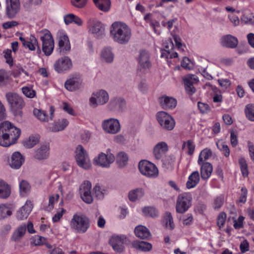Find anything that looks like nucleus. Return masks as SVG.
<instances>
[{"mask_svg": "<svg viewBox=\"0 0 254 254\" xmlns=\"http://www.w3.org/2000/svg\"><path fill=\"white\" fill-rule=\"evenodd\" d=\"M46 239L42 236H35L33 239V242L35 245H40L46 242Z\"/></svg>", "mask_w": 254, "mask_h": 254, "instance_id": "58", "label": "nucleus"}, {"mask_svg": "<svg viewBox=\"0 0 254 254\" xmlns=\"http://www.w3.org/2000/svg\"><path fill=\"white\" fill-rule=\"evenodd\" d=\"M5 15L9 19L16 17L20 9L19 0H6Z\"/></svg>", "mask_w": 254, "mask_h": 254, "instance_id": "12", "label": "nucleus"}, {"mask_svg": "<svg viewBox=\"0 0 254 254\" xmlns=\"http://www.w3.org/2000/svg\"><path fill=\"white\" fill-rule=\"evenodd\" d=\"M223 198L222 197H217L215 200L214 203V207L215 209H219L220 208L221 206L223 204Z\"/></svg>", "mask_w": 254, "mask_h": 254, "instance_id": "62", "label": "nucleus"}, {"mask_svg": "<svg viewBox=\"0 0 254 254\" xmlns=\"http://www.w3.org/2000/svg\"><path fill=\"white\" fill-rule=\"evenodd\" d=\"M157 121L160 126L167 130H172L175 126V121L173 117L164 111H160L156 115Z\"/></svg>", "mask_w": 254, "mask_h": 254, "instance_id": "7", "label": "nucleus"}, {"mask_svg": "<svg viewBox=\"0 0 254 254\" xmlns=\"http://www.w3.org/2000/svg\"><path fill=\"white\" fill-rule=\"evenodd\" d=\"M26 229V225L25 224L22 225L18 227L12 236V240L14 241L19 240L25 234Z\"/></svg>", "mask_w": 254, "mask_h": 254, "instance_id": "39", "label": "nucleus"}, {"mask_svg": "<svg viewBox=\"0 0 254 254\" xmlns=\"http://www.w3.org/2000/svg\"><path fill=\"white\" fill-rule=\"evenodd\" d=\"M191 199L190 193H184L180 194L176 203L177 212L184 213L186 212L191 205Z\"/></svg>", "mask_w": 254, "mask_h": 254, "instance_id": "10", "label": "nucleus"}, {"mask_svg": "<svg viewBox=\"0 0 254 254\" xmlns=\"http://www.w3.org/2000/svg\"><path fill=\"white\" fill-rule=\"evenodd\" d=\"M74 14L70 13L65 15L64 16V21L66 25H68L71 23H73Z\"/></svg>", "mask_w": 254, "mask_h": 254, "instance_id": "64", "label": "nucleus"}, {"mask_svg": "<svg viewBox=\"0 0 254 254\" xmlns=\"http://www.w3.org/2000/svg\"><path fill=\"white\" fill-rule=\"evenodd\" d=\"M21 134V130L8 121L0 124V145L8 147L15 144Z\"/></svg>", "mask_w": 254, "mask_h": 254, "instance_id": "1", "label": "nucleus"}, {"mask_svg": "<svg viewBox=\"0 0 254 254\" xmlns=\"http://www.w3.org/2000/svg\"><path fill=\"white\" fill-rule=\"evenodd\" d=\"M164 46L165 49L164 52H165V53L173 50L174 48V44L172 40L171 39H169L168 41L166 43H165Z\"/></svg>", "mask_w": 254, "mask_h": 254, "instance_id": "61", "label": "nucleus"}, {"mask_svg": "<svg viewBox=\"0 0 254 254\" xmlns=\"http://www.w3.org/2000/svg\"><path fill=\"white\" fill-rule=\"evenodd\" d=\"M81 81L76 77H73L67 80L65 83V88L70 91H75L77 89H80L81 86Z\"/></svg>", "mask_w": 254, "mask_h": 254, "instance_id": "26", "label": "nucleus"}, {"mask_svg": "<svg viewBox=\"0 0 254 254\" xmlns=\"http://www.w3.org/2000/svg\"><path fill=\"white\" fill-rule=\"evenodd\" d=\"M200 166L201 177L203 180H207L211 175L213 167L209 162L198 164Z\"/></svg>", "mask_w": 254, "mask_h": 254, "instance_id": "30", "label": "nucleus"}, {"mask_svg": "<svg viewBox=\"0 0 254 254\" xmlns=\"http://www.w3.org/2000/svg\"><path fill=\"white\" fill-rule=\"evenodd\" d=\"M126 102L122 98H115L112 99L108 105V109L111 111L121 112L126 107Z\"/></svg>", "mask_w": 254, "mask_h": 254, "instance_id": "18", "label": "nucleus"}, {"mask_svg": "<svg viewBox=\"0 0 254 254\" xmlns=\"http://www.w3.org/2000/svg\"><path fill=\"white\" fill-rule=\"evenodd\" d=\"M183 81L186 91L188 94L192 95L194 93L195 89L193 85L198 81L196 77L194 75L189 74L183 78Z\"/></svg>", "mask_w": 254, "mask_h": 254, "instance_id": "17", "label": "nucleus"}, {"mask_svg": "<svg viewBox=\"0 0 254 254\" xmlns=\"http://www.w3.org/2000/svg\"><path fill=\"white\" fill-rule=\"evenodd\" d=\"M10 208L5 204L0 205V220L5 219L12 215Z\"/></svg>", "mask_w": 254, "mask_h": 254, "instance_id": "43", "label": "nucleus"}, {"mask_svg": "<svg viewBox=\"0 0 254 254\" xmlns=\"http://www.w3.org/2000/svg\"><path fill=\"white\" fill-rule=\"evenodd\" d=\"M167 144L161 142L155 145L154 148V154L157 159H160L168 151Z\"/></svg>", "mask_w": 254, "mask_h": 254, "instance_id": "28", "label": "nucleus"}, {"mask_svg": "<svg viewBox=\"0 0 254 254\" xmlns=\"http://www.w3.org/2000/svg\"><path fill=\"white\" fill-rule=\"evenodd\" d=\"M114 160L115 156L112 154H105L101 153L98 157L94 159V163L95 164L103 167H109Z\"/></svg>", "mask_w": 254, "mask_h": 254, "instance_id": "16", "label": "nucleus"}, {"mask_svg": "<svg viewBox=\"0 0 254 254\" xmlns=\"http://www.w3.org/2000/svg\"><path fill=\"white\" fill-rule=\"evenodd\" d=\"M186 144L187 145V148L189 150L188 154L189 155H191L194 152L195 145L193 144V142L191 140H189L187 142H184L183 144V148L185 147Z\"/></svg>", "mask_w": 254, "mask_h": 254, "instance_id": "52", "label": "nucleus"}, {"mask_svg": "<svg viewBox=\"0 0 254 254\" xmlns=\"http://www.w3.org/2000/svg\"><path fill=\"white\" fill-rule=\"evenodd\" d=\"M8 79V75L6 71L3 69H0V87L5 86Z\"/></svg>", "mask_w": 254, "mask_h": 254, "instance_id": "51", "label": "nucleus"}, {"mask_svg": "<svg viewBox=\"0 0 254 254\" xmlns=\"http://www.w3.org/2000/svg\"><path fill=\"white\" fill-rule=\"evenodd\" d=\"M101 57L107 63H111L114 59V55L110 48H105L102 52Z\"/></svg>", "mask_w": 254, "mask_h": 254, "instance_id": "45", "label": "nucleus"}, {"mask_svg": "<svg viewBox=\"0 0 254 254\" xmlns=\"http://www.w3.org/2000/svg\"><path fill=\"white\" fill-rule=\"evenodd\" d=\"M87 0H71V3L72 5L78 8H82L84 7Z\"/></svg>", "mask_w": 254, "mask_h": 254, "instance_id": "53", "label": "nucleus"}, {"mask_svg": "<svg viewBox=\"0 0 254 254\" xmlns=\"http://www.w3.org/2000/svg\"><path fill=\"white\" fill-rule=\"evenodd\" d=\"M72 66L71 60L66 56L59 59L55 64V69L59 73L68 70Z\"/></svg>", "mask_w": 254, "mask_h": 254, "instance_id": "15", "label": "nucleus"}, {"mask_svg": "<svg viewBox=\"0 0 254 254\" xmlns=\"http://www.w3.org/2000/svg\"><path fill=\"white\" fill-rule=\"evenodd\" d=\"M131 245L134 248L143 252H148L152 249L151 244L144 241H134Z\"/></svg>", "mask_w": 254, "mask_h": 254, "instance_id": "33", "label": "nucleus"}, {"mask_svg": "<svg viewBox=\"0 0 254 254\" xmlns=\"http://www.w3.org/2000/svg\"><path fill=\"white\" fill-rule=\"evenodd\" d=\"M94 193L95 196L99 199H101L103 198L104 194L102 191H101V188L99 186H96L94 188Z\"/></svg>", "mask_w": 254, "mask_h": 254, "instance_id": "63", "label": "nucleus"}, {"mask_svg": "<svg viewBox=\"0 0 254 254\" xmlns=\"http://www.w3.org/2000/svg\"><path fill=\"white\" fill-rule=\"evenodd\" d=\"M128 161V156L124 152H119L117 156V162L120 167L125 166Z\"/></svg>", "mask_w": 254, "mask_h": 254, "instance_id": "42", "label": "nucleus"}, {"mask_svg": "<svg viewBox=\"0 0 254 254\" xmlns=\"http://www.w3.org/2000/svg\"><path fill=\"white\" fill-rule=\"evenodd\" d=\"M221 44L223 47L233 49L237 46L238 40L235 36L228 34L222 37Z\"/></svg>", "mask_w": 254, "mask_h": 254, "instance_id": "22", "label": "nucleus"}, {"mask_svg": "<svg viewBox=\"0 0 254 254\" xmlns=\"http://www.w3.org/2000/svg\"><path fill=\"white\" fill-rule=\"evenodd\" d=\"M197 106L200 111L203 114L207 113L210 111V108L207 104H204L203 103L198 102Z\"/></svg>", "mask_w": 254, "mask_h": 254, "instance_id": "54", "label": "nucleus"}, {"mask_svg": "<svg viewBox=\"0 0 254 254\" xmlns=\"http://www.w3.org/2000/svg\"><path fill=\"white\" fill-rule=\"evenodd\" d=\"M136 236L142 239H148L150 236V233L148 229L143 226H138L134 229Z\"/></svg>", "mask_w": 254, "mask_h": 254, "instance_id": "34", "label": "nucleus"}, {"mask_svg": "<svg viewBox=\"0 0 254 254\" xmlns=\"http://www.w3.org/2000/svg\"><path fill=\"white\" fill-rule=\"evenodd\" d=\"M40 39L42 42V49L46 56H49L52 53L54 49V41L48 30L40 32Z\"/></svg>", "mask_w": 254, "mask_h": 254, "instance_id": "5", "label": "nucleus"}, {"mask_svg": "<svg viewBox=\"0 0 254 254\" xmlns=\"http://www.w3.org/2000/svg\"><path fill=\"white\" fill-rule=\"evenodd\" d=\"M108 93L104 90H100L92 93L89 99V104L92 108L106 104L109 100Z\"/></svg>", "mask_w": 254, "mask_h": 254, "instance_id": "8", "label": "nucleus"}, {"mask_svg": "<svg viewBox=\"0 0 254 254\" xmlns=\"http://www.w3.org/2000/svg\"><path fill=\"white\" fill-rule=\"evenodd\" d=\"M5 98L13 115L21 117L23 115L22 110L25 106L22 97L16 93L9 92L6 93Z\"/></svg>", "mask_w": 254, "mask_h": 254, "instance_id": "3", "label": "nucleus"}, {"mask_svg": "<svg viewBox=\"0 0 254 254\" xmlns=\"http://www.w3.org/2000/svg\"><path fill=\"white\" fill-rule=\"evenodd\" d=\"M10 194V188L9 185L3 180L0 179V198H6Z\"/></svg>", "mask_w": 254, "mask_h": 254, "instance_id": "37", "label": "nucleus"}, {"mask_svg": "<svg viewBox=\"0 0 254 254\" xmlns=\"http://www.w3.org/2000/svg\"><path fill=\"white\" fill-rule=\"evenodd\" d=\"M101 126L104 131L109 134H116L119 132L121 129L119 121L115 118H110L103 120Z\"/></svg>", "mask_w": 254, "mask_h": 254, "instance_id": "9", "label": "nucleus"}, {"mask_svg": "<svg viewBox=\"0 0 254 254\" xmlns=\"http://www.w3.org/2000/svg\"><path fill=\"white\" fill-rule=\"evenodd\" d=\"M32 209L31 201H27L25 204L16 212V218L21 220L26 219Z\"/></svg>", "mask_w": 254, "mask_h": 254, "instance_id": "21", "label": "nucleus"}, {"mask_svg": "<svg viewBox=\"0 0 254 254\" xmlns=\"http://www.w3.org/2000/svg\"><path fill=\"white\" fill-rule=\"evenodd\" d=\"M39 141V137L38 135H31L24 141V145L28 148H32L34 145Z\"/></svg>", "mask_w": 254, "mask_h": 254, "instance_id": "44", "label": "nucleus"}, {"mask_svg": "<svg viewBox=\"0 0 254 254\" xmlns=\"http://www.w3.org/2000/svg\"><path fill=\"white\" fill-rule=\"evenodd\" d=\"M23 93L28 98H32L36 96V91L31 87L25 86L22 87Z\"/></svg>", "mask_w": 254, "mask_h": 254, "instance_id": "49", "label": "nucleus"}, {"mask_svg": "<svg viewBox=\"0 0 254 254\" xmlns=\"http://www.w3.org/2000/svg\"><path fill=\"white\" fill-rule=\"evenodd\" d=\"M19 24L16 21H10L4 22L2 24V27L4 29H7L16 26Z\"/></svg>", "mask_w": 254, "mask_h": 254, "instance_id": "56", "label": "nucleus"}, {"mask_svg": "<svg viewBox=\"0 0 254 254\" xmlns=\"http://www.w3.org/2000/svg\"><path fill=\"white\" fill-rule=\"evenodd\" d=\"M76 160L79 166L84 169H89L91 163L86 151L81 145H78L76 150Z\"/></svg>", "mask_w": 254, "mask_h": 254, "instance_id": "11", "label": "nucleus"}, {"mask_svg": "<svg viewBox=\"0 0 254 254\" xmlns=\"http://www.w3.org/2000/svg\"><path fill=\"white\" fill-rule=\"evenodd\" d=\"M54 112L55 109L54 107L51 106L50 108V117L47 115L46 113L44 111L40 109H34L33 110V114L40 121L47 122L49 120H52Z\"/></svg>", "mask_w": 254, "mask_h": 254, "instance_id": "23", "label": "nucleus"}, {"mask_svg": "<svg viewBox=\"0 0 254 254\" xmlns=\"http://www.w3.org/2000/svg\"><path fill=\"white\" fill-rule=\"evenodd\" d=\"M216 145L218 148L223 153L226 157L230 155V149L228 146L223 142H217Z\"/></svg>", "mask_w": 254, "mask_h": 254, "instance_id": "50", "label": "nucleus"}, {"mask_svg": "<svg viewBox=\"0 0 254 254\" xmlns=\"http://www.w3.org/2000/svg\"><path fill=\"white\" fill-rule=\"evenodd\" d=\"M142 213L147 217H156L158 215L157 210L154 207L150 206L143 208Z\"/></svg>", "mask_w": 254, "mask_h": 254, "instance_id": "46", "label": "nucleus"}, {"mask_svg": "<svg viewBox=\"0 0 254 254\" xmlns=\"http://www.w3.org/2000/svg\"><path fill=\"white\" fill-rule=\"evenodd\" d=\"M91 184L88 181H85L80 186L79 192L81 198L85 203L90 204L93 201V197L91 193Z\"/></svg>", "mask_w": 254, "mask_h": 254, "instance_id": "13", "label": "nucleus"}, {"mask_svg": "<svg viewBox=\"0 0 254 254\" xmlns=\"http://www.w3.org/2000/svg\"><path fill=\"white\" fill-rule=\"evenodd\" d=\"M241 191L242 193L240 196L239 201L240 202L245 203L246 201L248 191L245 187H242Z\"/></svg>", "mask_w": 254, "mask_h": 254, "instance_id": "57", "label": "nucleus"}, {"mask_svg": "<svg viewBox=\"0 0 254 254\" xmlns=\"http://www.w3.org/2000/svg\"><path fill=\"white\" fill-rule=\"evenodd\" d=\"M110 36L114 41L120 44H126L131 38V30L124 23L115 22L110 28Z\"/></svg>", "mask_w": 254, "mask_h": 254, "instance_id": "2", "label": "nucleus"}, {"mask_svg": "<svg viewBox=\"0 0 254 254\" xmlns=\"http://www.w3.org/2000/svg\"><path fill=\"white\" fill-rule=\"evenodd\" d=\"M4 58L6 59V62L10 65H12L13 60L11 57V51L6 50L4 52Z\"/></svg>", "mask_w": 254, "mask_h": 254, "instance_id": "59", "label": "nucleus"}, {"mask_svg": "<svg viewBox=\"0 0 254 254\" xmlns=\"http://www.w3.org/2000/svg\"><path fill=\"white\" fill-rule=\"evenodd\" d=\"M160 104L162 108L165 110L172 109L177 105V100L167 96H162L159 99Z\"/></svg>", "mask_w": 254, "mask_h": 254, "instance_id": "24", "label": "nucleus"}, {"mask_svg": "<svg viewBox=\"0 0 254 254\" xmlns=\"http://www.w3.org/2000/svg\"><path fill=\"white\" fill-rule=\"evenodd\" d=\"M212 154V151L210 149L205 148L202 150L199 154L197 163L200 164L202 163H206V160L211 156Z\"/></svg>", "mask_w": 254, "mask_h": 254, "instance_id": "40", "label": "nucleus"}, {"mask_svg": "<svg viewBox=\"0 0 254 254\" xmlns=\"http://www.w3.org/2000/svg\"><path fill=\"white\" fill-rule=\"evenodd\" d=\"M247 118L250 121H254V104L247 105L245 108Z\"/></svg>", "mask_w": 254, "mask_h": 254, "instance_id": "47", "label": "nucleus"}, {"mask_svg": "<svg viewBox=\"0 0 254 254\" xmlns=\"http://www.w3.org/2000/svg\"><path fill=\"white\" fill-rule=\"evenodd\" d=\"M89 31L96 38H102L105 34V27L101 22L96 21L89 26Z\"/></svg>", "mask_w": 254, "mask_h": 254, "instance_id": "19", "label": "nucleus"}, {"mask_svg": "<svg viewBox=\"0 0 254 254\" xmlns=\"http://www.w3.org/2000/svg\"><path fill=\"white\" fill-rule=\"evenodd\" d=\"M137 61L139 67L142 69L149 70L151 67L150 55L147 50H141L139 52Z\"/></svg>", "mask_w": 254, "mask_h": 254, "instance_id": "14", "label": "nucleus"}, {"mask_svg": "<svg viewBox=\"0 0 254 254\" xmlns=\"http://www.w3.org/2000/svg\"><path fill=\"white\" fill-rule=\"evenodd\" d=\"M138 169L140 172L143 175L154 178L158 176V170L153 163L147 160H141L139 162Z\"/></svg>", "mask_w": 254, "mask_h": 254, "instance_id": "6", "label": "nucleus"}, {"mask_svg": "<svg viewBox=\"0 0 254 254\" xmlns=\"http://www.w3.org/2000/svg\"><path fill=\"white\" fill-rule=\"evenodd\" d=\"M226 218V214L224 212H221L217 217V225L221 228L223 226L225 219Z\"/></svg>", "mask_w": 254, "mask_h": 254, "instance_id": "55", "label": "nucleus"}, {"mask_svg": "<svg viewBox=\"0 0 254 254\" xmlns=\"http://www.w3.org/2000/svg\"><path fill=\"white\" fill-rule=\"evenodd\" d=\"M144 194V191L142 188H137L129 191L128 197L130 201L135 202L136 200L142 198Z\"/></svg>", "mask_w": 254, "mask_h": 254, "instance_id": "32", "label": "nucleus"}, {"mask_svg": "<svg viewBox=\"0 0 254 254\" xmlns=\"http://www.w3.org/2000/svg\"><path fill=\"white\" fill-rule=\"evenodd\" d=\"M23 46L25 48H28L31 51L35 50L36 48H37V53L38 54L41 53V49L38 40L34 36H31L30 41H27L25 45Z\"/></svg>", "mask_w": 254, "mask_h": 254, "instance_id": "35", "label": "nucleus"}, {"mask_svg": "<svg viewBox=\"0 0 254 254\" xmlns=\"http://www.w3.org/2000/svg\"><path fill=\"white\" fill-rule=\"evenodd\" d=\"M199 180L200 177L198 172L197 171L193 172L188 178V181L186 184L187 188L191 189L195 187Z\"/></svg>", "mask_w": 254, "mask_h": 254, "instance_id": "31", "label": "nucleus"}, {"mask_svg": "<svg viewBox=\"0 0 254 254\" xmlns=\"http://www.w3.org/2000/svg\"><path fill=\"white\" fill-rule=\"evenodd\" d=\"M109 244L115 251L118 253L123 251V239L121 237L119 236H113L110 239Z\"/></svg>", "mask_w": 254, "mask_h": 254, "instance_id": "27", "label": "nucleus"}, {"mask_svg": "<svg viewBox=\"0 0 254 254\" xmlns=\"http://www.w3.org/2000/svg\"><path fill=\"white\" fill-rule=\"evenodd\" d=\"M70 226L79 233H85L89 227V221L83 215L74 214L70 221Z\"/></svg>", "mask_w": 254, "mask_h": 254, "instance_id": "4", "label": "nucleus"}, {"mask_svg": "<svg viewBox=\"0 0 254 254\" xmlns=\"http://www.w3.org/2000/svg\"><path fill=\"white\" fill-rule=\"evenodd\" d=\"M49 155V146L48 145H42L36 151L34 157L39 160L46 159Z\"/></svg>", "mask_w": 254, "mask_h": 254, "instance_id": "29", "label": "nucleus"}, {"mask_svg": "<svg viewBox=\"0 0 254 254\" xmlns=\"http://www.w3.org/2000/svg\"><path fill=\"white\" fill-rule=\"evenodd\" d=\"M41 3L42 0H25L23 5L26 10H29L33 5H37L41 4Z\"/></svg>", "mask_w": 254, "mask_h": 254, "instance_id": "48", "label": "nucleus"}, {"mask_svg": "<svg viewBox=\"0 0 254 254\" xmlns=\"http://www.w3.org/2000/svg\"><path fill=\"white\" fill-rule=\"evenodd\" d=\"M245 217L243 216H240L238 219V222L235 221L234 227L235 229H240L243 227V221Z\"/></svg>", "mask_w": 254, "mask_h": 254, "instance_id": "60", "label": "nucleus"}, {"mask_svg": "<svg viewBox=\"0 0 254 254\" xmlns=\"http://www.w3.org/2000/svg\"><path fill=\"white\" fill-rule=\"evenodd\" d=\"M24 162V157L19 152H15L12 155L9 165L11 168L19 169Z\"/></svg>", "mask_w": 254, "mask_h": 254, "instance_id": "25", "label": "nucleus"}, {"mask_svg": "<svg viewBox=\"0 0 254 254\" xmlns=\"http://www.w3.org/2000/svg\"><path fill=\"white\" fill-rule=\"evenodd\" d=\"M68 122L66 119H63L61 121H59L56 123L52 127L53 131L57 132L63 130L68 125Z\"/></svg>", "mask_w": 254, "mask_h": 254, "instance_id": "41", "label": "nucleus"}, {"mask_svg": "<svg viewBox=\"0 0 254 254\" xmlns=\"http://www.w3.org/2000/svg\"><path fill=\"white\" fill-rule=\"evenodd\" d=\"M96 6L100 10L107 12L111 6L110 0H93Z\"/></svg>", "mask_w": 254, "mask_h": 254, "instance_id": "36", "label": "nucleus"}, {"mask_svg": "<svg viewBox=\"0 0 254 254\" xmlns=\"http://www.w3.org/2000/svg\"><path fill=\"white\" fill-rule=\"evenodd\" d=\"M58 45L61 54H66L70 50L69 40L66 35H62L59 37Z\"/></svg>", "mask_w": 254, "mask_h": 254, "instance_id": "20", "label": "nucleus"}, {"mask_svg": "<svg viewBox=\"0 0 254 254\" xmlns=\"http://www.w3.org/2000/svg\"><path fill=\"white\" fill-rule=\"evenodd\" d=\"M31 186L25 180H22L19 183V193L21 196H26L30 192Z\"/></svg>", "mask_w": 254, "mask_h": 254, "instance_id": "38", "label": "nucleus"}]
</instances>
